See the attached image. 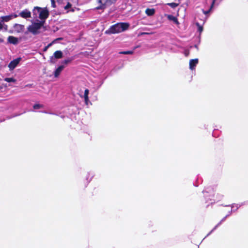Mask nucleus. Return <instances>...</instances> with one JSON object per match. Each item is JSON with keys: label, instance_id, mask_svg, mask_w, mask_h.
Instances as JSON below:
<instances>
[{"label": "nucleus", "instance_id": "c756f323", "mask_svg": "<svg viewBox=\"0 0 248 248\" xmlns=\"http://www.w3.org/2000/svg\"><path fill=\"white\" fill-rule=\"evenodd\" d=\"M28 29L29 31H31V25L29 26Z\"/></svg>", "mask_w": 248, "mask_h": 248}, {"label": "nucleus", "instance_id": "4468645a", "mask_svg": "<svg viewBox=\"0 0 248 248\" xmlns=\"http://www.w3.org/2000/svg\"><path fill=\"white\" fill-rule=\"evenodd\" d=\"M63 56V53L61 50L56 51L54 53V57L55 59H61Z\"/></svg>", "mask_w": 248, "mask_h": 248}, {"label": "nucleus", "instance_id": "7ed1b4c3", "mask_svg": "<svg viewBox=\"0 0 248 248\" xmlns=\"http://www.w3.org/2000/svg\"><path fill=\"white\" fill-rule=\"evenodd\" d=\"M117 0H96V9H104L107 6L114 3Z\"/></svg>", "mask_w": 248, "mask_h": 248}, {"label": "nucleus", "instance_id": "cd10ccee", "mask_svg": "<svg viewBox=\"0 0 248 248\" xmlns=\"http://www.w3.org/2000/svg\"><path fill=\"white\" fill-rule=\"evenodd\" d=\"M84 100H85V102L86 103V104H88V102L89 101V97H84Z\"/></svg>", "mask_w": 248, "mask_h": 248}, {"label": "nucleus", "instance_id": "9b49d317", "mask_svg": "<svg viewBox=\"0 0 248 248\" xmlns=\"http://www.w3.org/2000/svg\"><path fill=\"white\" fill-rule=\"evenodd\" d=\"M221 1H222V0H213V1L211 5L210 9L206 11H203V13L205 15L209 14L210 13L211 10L212 9V8L214 7V5L216 4V1H217L216 4L218 5Z\"/></svg>", "mask_w": 248, "mask_h": 248}, {"label": "nucleus", "instance_id": "c85d7f7f", "mask_svg": "<svg viewBox=\"0 0 248 248\" xmlns=\"http://www.w3.org/2000/svg\"><path fill=\"white\" fill-rule=\"evenodd\" d=\"M58 3H62L63 0H56Z\"/></svg>", "mask_w": 248, "mask_h": 248}, {"label": "nucleus", "instance_id": "5701e85b", "mask_svg": "<svg viewBox=\"0 0 248 248\" xmlns=\"http://www.w3.org/2000/svg\"><path fill=\"white\" fill-rule=\"evenodd\" d=\"M50 1H51V7L54 8H56V5L55 0H50Z\"/></svg>", "mask_w": 248, "mask_h": 248}, {"label": "nucleus", "instance_id": "f8f14e48", "mask_svg": "<svg viewBox=\"0 0 248 248\" xmlns=\"http://www.w3.org/2000/svg\"><path fill=\"white\" fill-rule=\"evenodd\" d=\"M167 17L169 20L173 21L175 24L177 25H179V22L177 17L171 15H167Z\"/></svg>", "mask_w": 248, "mask_h": 248}, {"label": "nucleus", "instance_id": "aec40b11", "mask_svg": "<svg viewBox=\"0 0 248 248\" xmlns=\"http://www.w3.org/2000/svg\"><path fill=\"white\" fill-rule=\"evenodd\" d=\"M119 53L123 54H132L133 53V51H121Z\"/></svg>", "mask_w": 248, "mask_h": 248}, {"label": "nucleus", "instance_id": "7c9ffc66", "mask_svg": "<svg viewBox=\"0 0 248 248\" xmlns=\"http://www.w3.org/2000/svg\"><path fill=\"white\" fill-rule=\"evenodd\" d=\"M3 42V40L1 38H0V43Z\"/></svg>", "mask_w": 248, "mask_h": 248}, {"label": "nucleus", "instance_id": "ddd939ff", "mask_svg": "<svg viewBox=\"0 0 248 248\" xmlns=\"http://www.w3.org/2000/svg\"><path fill=\"white\" fill-rule=\"evenodd\" d=\"M64 66L60 65L59 66L55 71L54 72V76L55 77H58L60 74L61 72L64 69Z\"/></svg>", "mask_w": 248, "mask_h": 248}, {"label": "nucleus", "instance_id": "b1692460", "mask_svg": "<svg viewBox=\"0 0 248 248\" xmlns=\"http://www.w3.org/2000/svg\"><path fill=\"white\" fill-rule=\"evenodd\" d=\"M89 91L88 89H86L85 91H84V97H88V94H89Z\"/></svg>", "mask_w": 248, "mask_h": 248}, {"label": "nucleus", "instance_id": "6ab92c4d", "mask_svg": "<svg viewBox=\"0 0 248 248\" xmlns=\"http://www.w3.org/2000/svg\"><path fill=\"white\" fill-rule=\"evenodd\" d=\"M167 5H169L172 8H174L176 7L177 6H178L179 4L176 3L175 2H171V3H167Z\"/></svg>", "mask_w": 248, "mask_h": 248}, {"label": "nucleus", "instance_id": "f257e3e1", "mask_svg": "<svg viewBox=\"0 0 248 248\" xmlns=\"http://www.w3.org/2000/svg\"><path fill=\"white\" fill-rule=\"evenodd\" d=\"M32 12L34 18H38L40 21L45 22L49 16V12L47 7L35 6L33 8Z\"/></svg>", "mask_w": 248, "mask_h": 248}, {"label": "nucleus", "instance_id": "473e14b6", "mask_svg": "<svg viewBox=\"0 0 248 248\" xmlns=\"http://www.w3.org/2000/svg\"><path fill=\"white\" fill-rule=\"evenodd\" d=\"M58 40H62V38H59L58 39Z\"/></svg>", "mask_w": 248, "mask_h": 248}, {"label": "nucleus", "instance_id": "20e7f679", "mask_svg": "<svg viewBox=\"0 0 248 248\" xmlns=\"http://www.w3.org/2000/svg\"><path fill=\"white\" fill-rule=\"evenodd\" d=\"M46 22L38 20L37 19V22H32V33L33 34H36L39 33L40 32L38 31L39 30L44 27V25Z\"/></svg>", "mask_w": 248, "mask_h": 248}, {"label": "nucleus", "instance_id": "423d86ee", "mask_svg": "<svg viewBox=\"0 0 248 248\" xmlns=\"http://www.w3.org/2000/svg\"><path fill=\"white\" fill-rule=\"evenodd\" d=\"M18 16V15L15 14H12L8 16H2L0 17V20L1 22H8L13 18H16Z\"/></svg>", "mask_w": 248, "mask_h": 248}, {"label": "nucleus", "instance_id": "dca6fc26", "mask_svg": "<svg viewBox=\"0 0 248 248\" xmlns=\"http://www.w3.org/2000/svg\"><path fill=\"white\" fill-rule=\"evenodd\" d=\"M32 108L34 109H39L44 108V106L41 104H35L33 106Z\"/></svg>", "mask_w": 248, "mask_h": 248}, {"label": "nucleus", "instance_id": "72a5a7b5", "mask_svg": "<svg viewBox=\"0 0 248 248\" xmlns=\"http://www.w3.org/2000/svg\"><path fill=\"white\" fill-rule=\"evenodd\" d=\"M71 11H72V12H73V11H74V9H72V10H71Z\"/></svg>", "mask_w": 248, "mask_h": 248}, {"label": "nucleus", "instance_id": "a211bd4d", "mask_svg": "<svg viewBox=\"0 0 248 248\" xmlns=\"http://www.w3.org/2000/svg\"><path fill=\"white\" fill-rule=\"evenodd\" d=\"M4 29L5 31H7L8 29V26L7 25L2 24L0 22V30Z\"/></svg>", "mask_w": 248, "mask_h": 248}, {"label": "nucleus", "instance_id": "1a4fd4ad", "mask_svg": "<svg viewBox=\"0 0 248 248\" xmlns=\"http://www.w3.org/2000/svg\"><path fill=\"white\" fill-rule=\"evenodd\" d=\"M7 40L9 43L13 45H17L19 42L18 38L13 36H9Z\"/></svg>", "mask_w": 248, "mask_h": 248}, {"label": "nucleus", "instance_id": "0eeeda50", "mask_svg": "<svg viewBox=\"0 0 248 248\" xmlns=\"http://www.w3.org/2000/svg\"><path fill=\"white\" fill-rule=\"evenodd\" d=\"M24 29V26L19 24H15L13 27V31L18 33L23 32Z\"/></svg>", "mask_w": 248, "mask_h": 248}, {"label": "nucleus", "instance_id": "a878e982", "mask_svg": "<svg viewBox=\"0 0 248 248\" xmlns=\"http://www.w3.org/2000/svg\"><path fill=\"white\" fill-rule=\"evenodd\" d=\"M52 44L51 43H50L47 46H46L44 48V50L43 51H46L47 50L48 48L50 46H51Z\"/></svg>", "mask_w": 248, "mask_h": 248}, {"label": "nucleus", "instance_id": "4be33fe9", "mask_svg": "<svg viewBox=\"0 0 248 248\" xmlns=\"http://www.w3.org/2000/svg\"><path fill=\"white\" fill-rule=\"evenodd\" d=\"M72 7V4L70 2H68L67 4L64 6V9L65 10H67L69 8H71Z\"/></svg>", "mask_w": 248, "mask_h": 248}, {"label": "nucleus", "instance_id": "f03ea898", "mask_svg": "<svg viewBox=\"0 0 248 248\" xmlns=\"http://www.w3.org/2000/svg\"><path fill=\"white\" fill-rule=\"evenodd\" d=\"M129 27L128 23L121 22L111 26L108 30L106 31V33L115 34L127 30Z\"/></svg>", "mask_w": 248, "mask_h": 248}, {"label": "nucleus", "instance_id": "412c9836", "mask_svg": "<svg viewBox=\"0 0 248 248\" xmlns=\"http://www.w3.org/2000/svg\"><path fill=\"white\" fill-rule=\"evenodd\" d=\"M4 80L8 82H15L16 81L13 78H5Z\"/></svg>", "mask_w": 248, "mask_h": 248}, {"label": "nucleus", "instance_id": "bb28decb", "mask_svg": "<svg viewBox=\"0 0 248 248\" xmlns=\"http://www.w3.org/2000/svg\"><path fill=\"white\" fill-rule=\"evenodd\" d=\"M185 55L187 57L189 54V51L188 50H185L184 52Z\"/></svg>", "mask_w": 248, "mask_h": 248}, {"label": "nucleus", "instance_id": "6e6552de", "mask_svg": "<svg viewBox=\"0 0 248 248\" xmlns=\"http://www.w3.org/2000/svg\"><path fill=\"white\" fill-rule=\"evenodd\" d=\"M19 16L24 18H27L31 17V14L29 10L25 9L20 12Z\"/></svg>", "mask_w": 248, "mask_h": 248}, {"label": "nucleus", "instance_id": "39448f33", "mask_svg": "<svg viewBox=\"0 0 248 248\" xmlns=\"http://www.w3.org/2000/svg\"><path fill=\"white\" fill-rule=\"evenodd\" d=\"M22 58H17L12 61L8 64V67L10 70H14L21 62Z\"/></svg>", "mask_w": 248, "mask_h": 248}, {"label": "nucleus", "instance_id": "9d476101", "mask_svg": "<svg viewBox=\"0 0 248 248\" xmlns=\"http://www.w3.org/2000/svg\"><path fill=\"white\" fill-rule=\"evenodd\" d=\"M198 59H191L189 61V68L191 70H193L195 68V67L198 63Z\"/></svg>", "mask_w": 248, "mask_h": 248}, {"label": "nucleus", "instance_id": "393cba45", "mask_svg": "<svg viewBox=\"0 0 248 248\" xmlns=\"http://www.w3.org/2000/svg\"><path fill=\"white\" fill-rule=\"evenodd\" d=\"M198 26V31L200 32H201L203 31V28L202 26H200L198 23L197 24Z\"/></svg>", "mask_w": 248, "mask_h": 248}, {"label": "nucleus", "instance_id": "f3484780", "mask_svg": "<svg viewBox=\"0 0 248 248\" xmlns=\"http://www.w3.org/2000/svg\"><path fill=\"white\" fill-rule=\"evenodd\" d=\"M73 60H74V58L73 57L68 58L67 59L64 60L62 62V63L64 64L65 65H67V64L70 63Z\"/></svg>", "mask_w": 248, "mask_h": 248}, {"label": "nucleus", "instance_id": "2eb2a0df", "mask_svg": "<svg viewBox=\"0 0 248 248\" xmlns=\"http://www.w3.org/2000/svg\"><path fill=\"white\" fill-rule=\"evenodd\" d=\"M155 10L154 9L147 8L145 11V13L149 16H152L154 15Z\"/></svg>", "mask_w": 248, "mask_h": 248}, {"label": "nucleus", "instance_id": "2f4dec72", "mask_svg": "<svg viewBox=\"0 0 248 248\" xmlns=\"http://www.w3.org/2000/svg\"><path fill=\"white\" fill-rule=\"evenodd\" d=\"M138 47H139L138 46H135V47H134V49H135L136 48H138Z\"/></svg>", "mask_w": 248, "mask_h": 248}]
</instances>
